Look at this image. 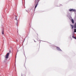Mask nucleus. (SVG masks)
<instances>
[{
	"mask_svg": "<svg viewBox=\"0 0 76 76\" xmlns=\"http://www.w3.org/2000/svg\"><path fill=\"white\" fill-rule=\"evenodd\" d=\"M26 12H28V13H29V12H28V10H26Z\"/></svg>",
	"mask_w": 76,
	"mask_h": 76,
	"instance_id": "f8f14e48",
	"label": "nucleus"
},
{
	"mask_svg": "<svg viewBox=\"0 0 76 76\" xmlns=\"http://www.w3.org/2000/svg\"><path fill=\"white\" fill-rule=\"evenodd\" d=\"M15 58H16V56Z\"/></svg>",
	"mask_w": 76,
	"mask_h": 76,
	"instance_id": "412c9836",
	"label": "nucleus"
},
{
	"mask_svg": "<svg viewBox=\"0 0 76 76\" xmlns=\"http://www.w3.org/2000/svg\"><path fill=\"white\" fill-rule=\"evenodd\" d=\"M34 41L35 42H36V41H35V40H34Z\"/></svg>",
	"mask_w": 76,
	"mask_h": 76,
	"instance_id": "dca6fc26",
	"label": "nucleus"
},
{
	"mask_svg": "<svg viewBox=\"0 0 76 76\" xmlns=\"http://www.w3.org/2000/svg\"><path fill=\"white\" fill-rule=\"evenodd\" d=\"M74 27L75 29L76 28V23H75V25H74Z\"/></svg>",
	"mask_w": 76,
	"mask_h": 76,
	"instance_id": "1a4fd4ad",
	"label": "nucleus"
},
{
	"mask_svg": "<svg viewBox=\"0 0 76 76\" xmlns=\"http://www.w3.org/2000/svg\"><path fill=\"white\" fill-rule=\"evenodd\" d=\"M69 12H75V11H76V10L74 9H70L69 10Z\"/></svg>",
	"mask_w": 76,
	"mask_h": 76,
	"instance_id": "f03ea898",
	"label": "nucleus"
},
{
	"mask_svg": "<svg viewBox=\"0 0 76 76\" xmlns=\"http://www.w3.org/2000/svg\"><path fill=\"white\" fill-rule=\"evenodd\" d=\"M24 54L25 56V51H24Z\"/></svg>",
	"mask_w": 76,
	"mask_h": 76,
	"instance_id": "4468645a",
	"label": "nucleus"
},
{
	"mask_svg": "<svg viewBox=\"0 0 76 76\" xmlns=\"http://www.w3.org/2000/svg\"><path fill=\"white\" fill-rule=\"evenodd\" d=\"M38 3H37L36 5L35 6V9H36V8H37V6H38Z\"/></svg>",
	"mask_w": 76,
	"mask_h": 76,
	"instance_id": "6e6552de",
	"label": "nucleus"
},
{
	"mask_svg": "<svg viewBox=\"0 0 76 76\" xmlns=\"http://www.w3.org/2000/svg\"><path fill=\"white\" fill-rule=\"evenodd\" d=\"M70 38H72V37H71V36H70Z\"/></svg>",
	"mask_w": 76,
	"mask_h": 76,
	"instance_id": "2eb2a0df",
	"label": "nucleus"
},
{
	"mask_svg": "<svg viewBox=\"0 0 76 76\" xmlns=\"http://www.w3.org/2000/svg\"><path fill=\"white\" fill-rule=\"evenodd\" d=\"M15 20H17V25H18V18H18V16H17L16 15H15Z\"/></svg>",
	"mask_w": 76,
	"mask_h": 76,
	"instance_id": "f257e3e1",
	"label": "nucleus"
},
{
	"mask_svg": "<svg viewBox=\"0 0 76 76\" xmlns=\"http://www.w3.org/2000/svg\"><path fill=\"white\" fill-rule=\"evenodd\" d=\"M71 18V20L72 22V23H74V20L72 19V17H70Z\"/></svg>",
	"mask_w": 76,
	"mask_h": 76,
	"instance_id": "423d86ee",
	"label": "nucleus"
},
{
	"mask_svg": "<svg viewBox=\"0 0 76 76\" xmlns=\"http://www.w3.org/2000/svg\"><path fill=\"white\" fill-rule=\"evenodd\" d=\"M72 38H74V39H75V38L76 37H75V33H74V32H73L72 34Z\"/></svg>",
	"mask_w": 76,
	"mask_h": 76,
	"instance_id": "20e7f679",
	"label": "nucleus"
},
{
	"mask_svg": "<svg viewBox=\"0 0 76 76\" xmlns=\"http://www.w3.org/2000/svg\"><path fill=\"white\" fill-rule=\"evenodd\" d=\"M41 43V41H40V42H39V43Z\"/></svg>",
	"mask_w": 76,
	"mask_h": 76,
	"instance_id": "f3484780",
	"label": "nucleus"
},
{
	"mask_svg": "<svg viewBox=\"0 0 76 76\" xmlns=\"http://www.w3.org/2000/svg\"><path fill=\"white\" fill-rule=\"evenodd\" d=\"M9 52L10 53H11V50H10V51Z\"/></svg>",
	"mask_w": 76,
	"mask_h": 76,
	"instance_id": "ddd939ff",
	"label": "nucleus"
},
{
	"mask_svg": "<svg viewBox=\"0 0 76 76\" xmlns=\"http://www.w3.org/2000/svg\"><path fill=\"white\" fill-rule=\"evenodd\" d=\"M56 49L58 51H62V50L60 49V48L56 47Z\"/></svg>",
	"mask_w": 76,
	"mask_h": 76,
	"instance_id": "7ed1b4c3",
	"label": "nucleus"
},
{
	"mask_svg": "<svg viewBox=\"0 0 76 76\" xmlns=\"http://www.w3.org/2000/svg\"><path fill=\"white\" fill-rule=\"evenodd\" d=\"M9 53H8L7 54L5 57L6 58H9Z\"/></svg>",
	"mask_w": 76,
	"mask_h": 76,
	"instance_id": "39448f33",
	"label": "nucleus"
},
{
	"mask_svg": "<svg viewBox=\"0 0 76 76\" xmlns=\"http://www.w3.org/2000/svg\"><path fill=\"white\" fill-rule=\"evenodd\" d=\"M70 25L71 26V27H72V29H73V27H74V26H73V25Z\"/></svg>",
	"mask_w": 76,
	"mask_h": 76,
	"instance_id": "9d476101",
	"label": "nucleus"
},
{
	"mask_svg": "<svg viewBox=\"0 0 76 76\" xmlns=\"http://www.w3.org/2000/svg\"><path fill=\"white\" fill-rule=\"evenodd\" d=\"M75 39H76V37H75Z\"/></svg>",
	"mask_w": 76,
	"mask_h": 76,
	"instance_id": "aec40b11",
	"label": "nucleus"
},
{
	"mask_svg": "<svg viewBox=\"0 0 76 76\" xmlns=\"http://www.w3.org/2000/svg\"><path fill=\"white\" fill-rule=\"evenodd\" d=\"M21 76H22V74H21Z\"/></svg>",
	"mask_w": 76,
	"mask_h": 76,
	"instance_id": "a211bd4d",
	"label": "nucleus"
},
{
	"mask_svg": "<svg viewBox=\"0 0 76 76\" xmlns=\"http://www.w3.org/2000/svg\"><path fill=\"white\" fill-rule=\"evenodd\" d=\"M2 34L4 35V29H3L2 30Z\"/></svg>",
	"mask_w": 76,
	"mask_h": 76,
	"instance_id": "0eeeda50",
	"label": "nucleus"
},
{
	"mask_svg": "<svg viewBox=\"0 0 76 76\" xmlns=\"http://www.w3.org/2000/svg\"><path fill=\"white\" fill-rule=\"evenodd\" d=\"M74 32H76V29H74Z\"/></svg>",
	"mask_w": 76,
	"mask_h": 76,
	"instance_id": "9b49d317",
	"label": "nucleus"
},
{
	"mask_svg": "<svg viewBox=\"0 0 76 76\" xmlns=\"http://www.w3.org/2000/svg\"><path fill=\"white\" fill-rule=\"evenodd\" d=\"M17 41H18V40H17Z\"/></svg>",
	"mask_w": 76,
	"mask_h": 76,
	"instance_id": "4be33fe9",
	"label": "nucleus"
},
{
	"mask_svg": "<svg viewBox=\"0 0 76 76\" xmlns=\"http://www.w3.org/2000/svg\"><path fill=\"white\" fill-rule=\"evenodd\" d=\"M35 1H36H36H37V0H35Z\"/></svg>",
	"mask_w": 76,
	"mask_h": 76,
	"instance_id": "6ab92c4d",
	"label": "nucleus"
},
{
	"mask_svg": "<svg viewBox=\"0 0 76 76\" xmlns=\"http://www.w3.org/2000/svg\"><path fill=\"white\" fill-rule=\"evenodd\" d=\"M37 35H38V34H37Z\"/></svg>",
	"mask_w": 76,
	"mask_h": 76,
	"instance_id": "5701e85b",
	"label": "nucleus"
}]
</instances>
